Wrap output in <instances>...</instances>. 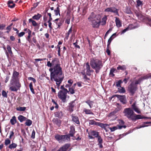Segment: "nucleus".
Wrapping results in <instances>:
<instances>
[{
    "label": "nucleus",
    "mask_w": 151,
    "mask_h": 151,
    "mask_svg": "<svg viewBox=\"0 0 151 151\" xmlns=\"http://www.w3.org/2000/svg\"><path fill=\"white\" fill-rule=\"evenodd\" d=\"M69 91L70 92V93L73 94L74 93L75 91L74 88H70L69 89Z\"/></svg>",
    "instance_id": "nucleus-44"
},
{
    "label": "nucleus",
    "mask_w": 151,
    "mask_h": 151,
    "mask_svg": "<svg viewBox=\"0 0 151 151\" xmlns=\"http://www.w3.org/2000/svg\"><path fill=\"white\" fill-rule=\"evenodd\" d=\"M58 61V60L57 59H53L52 60L51 63H50L49 61H48L47 62V65L48 67H49L51 68L52 67H53V66L54 65V63L55 64Z\"/></svg>",
    "instance_id": "nucleus-14"
},
{
    "label": "nucleus",
    "mask_w": 151,
    "mask_h": 151,
    "mask_svg": "<svg viewBox=\"0 0 151 151\" xmlns=\"http://www.w3.org/2000/svg\"><path fill=\"white\" fill-rule=\"evenodd\" d=\"M7 49L9 53L12 54V53L11 50V48L10 46L9 45L7 46Z\"/></svg>",
    "instance_id": "nucleus-41"
},
{
    "label": "nucleus",
    "mask_w": 151,
    "mask_h": 151,
    "mask_svg": "<svg viewBox=\"0 0 151 151\" xmlns=\"http://www.w3.org/2000/svg\"><path fill=\"white\" fill-rule=\"evenodd\" d=\"M98 138V143H102L103 139L100 136H99L97 137Z\"/></svg>",
    "instance_id": "nucleus-43"
},
{
    "label": "nucleus",
    "mask_w": 151,
    "mask_h": 151,
    "mask_svg": "<svg viewBox=\"0 0 151 151\" xmlns=\"http://www.w3.org/2000/svg\"><path fill=\"white\" fill-rule=\"evenodd\" d=\"M28 36L27 38H28V40L29 41V39L30 38V37H31V32L29 29H28Z\"/></svg>",
    "instance_id": "nucleus-45"
},
{
    "label": "nucleus",
    "mask_w": 151,
    "mask_h": 151,
    "mask_svg": "<svg viewBox=\"0 0 151 151\" xmlns=\"http://www.w3.org/2000/svg\"><path fill=\"white\" fill-rule=\"evenodd\" d=\"M142 118L143 117L140 115H136L134 113L132 120L135 121L136 120Z\"/></svg>",
    "instance_id": "nucleus-19"
},
{
    "label": "nucleus",
    "mask_w": 151,
    "mask_h": 151,
    "mask_svg": "<svg viewBox=\"0 0 151 151\" xmlns=\"http://www.w3.org/2000/svg\"><path fill=\"white\" fill-rule=\"evenodd\" d=\"M2 96L5 98H7V93L4 90H2Z\"/></svg>",
    "instance_id": "nucleus-40"
},
{
    "label": "nucleus",
    "mask_w": 151,
    "mask_h": 151,
    "mask_svg": "<svg viewBox=\"0 0 151 151\" xmlns=\"http://www.w3.org/2000/svg\"><path fill=\"white\" fill-rule=\"evenodd\" d=\"M54 12H55V15L57 16L59 14V15H60V9L59 7H57L56 9L54 10Z\"/></svg>",
    "instance_id": "nucleus-38"
},
{
    "label": "nucleus",
    "mask_w": 151,
    "mask_h": 151,
    "mask_svg": "<svg viewBox=\"0 0 151 151\" xmlns=\"http://www.w3.org/2000/svg\"><path fill=\"white\" fill-rule=\"evenodd\" d=\"M69 147V144H66L60 148L57 151H67V150Z\"/></svg>",
    "instance_id": "nucleus-16"
},
{
    "label": "nucleus",
    "mask_w": 151,
    "mask_h": 151,
    "mask_svg": "<svg viewBox=\"0 0 151 151\" xmlns=\"http://www.w3.org/2000/svg\"><path fill=\"white\" fill-rule=\"evenodd\" d=\"M137 86L134 85L133 83L131 84L128 87L129 91L132 94H133L137 89Z\"/></svg>",
    "instance_id": "nucleus-11"
},
{
    "label": "nucleus",
    "mask_w": 151,
    "mask_h": 151,
    "mask_svg": "<svg viewBox=\"0 0 151 151\" xmlns=\"http://www.w3.org/2000/svg\"><path fill=\"white\" fill-rule=\"evenodd\" d=\"M69 91L67 89H64V91H60L58 93V97L63 102L65 101L67 97V93Z\"/></svg>",
    "instance_id": "nucleus-5"
},
{
    "label": "nucleus",
    "mask_w": 151,
    "mask_h": 151,
    "mask_svg": "<svg viewBox=\"0 0 151 151\" xmlns=\"http://www.w3.org/2000/svg\"><path fill=\"white\" fill-rule=\"evenodd\" d=\"M12 25V24H11L10 25L6 27V29L7 30H9L10 31L11 30V26Z\"/></svg>",
    "instance_id": "nucleus-60"
},
{
    "label": "nucleus",
    "mask_w": 151,
    "mask_h": 151,
    "mask_svg": "<svg viewBox=\"0 0 151 151\" xmlns=\"http://www.w3.org/2000/svg\"><path fill=\"white\" fill-rule=\"evenodd\" d=\"M10 122L13 125L14 124L17 122V120L15 116H13L10 119Z\"/></svg>",
    "instance_id": "nucleus-26"
},
{
    "label": "nucleus",
    "mask_w": 151,
    "mask_h": 151,
    "mask_svg": "<svg viewBox=\"0 0 151 151\" xmlns=\"http://www.w3.org/2000/svg\"><path fill=\"white\" fill-rule=\"evenodd\" d=\"M8 4L9 7L11 8H13L15 6V4L13 3V1H9L8 2Z\"/></svg>",
    "instance_id": "nucleus-23"
},
{
    "label": "nucleus",
    "mask_w": 151,
    "mask_h": 151,
    "mask_svg": "<svg viewBox=\"0 0 151 151\" xmlns=\"http://www.w3.org/2000/svg\"><path fill=\"white\" fill-rule=\"evenodd\" d=\"M25 34V33L24 32H22L18 34V36L19 37L23 36Z\"/></svg>",
    "instance_id": "nucleus-55"
},
{
    "label": "nucleus",
    "mask_w": 151,
    "mask_h": 151,
    "mask_svg": "<svg viewBox=\"0 0 151 151\" xmlns=\"http://www.w3.org/2000/svg\"><path fill=\"white\" fill-rule=\"evenodd\" d=\"M137 6H142L143 5L142 2L140 0H138L137 1Z\"/></svg>",
    "instance_id": "nucleus-42"
},
{
    "label": "nucleus",
    "mask_w": 151,
    "mask_h": 151,
    "mask_svg": "<svg viewBox=\"0 0 151 151\" xmlns=\"http://www.w3.org/2000/svg\"><path fill=\"white\" fill-rule=\"evenodd\" d=\"M149 78H151V73L147 75L144 76L143 77L139 79L138 81H136L135 83V84H137L139 83L141 81L147 79Z\"/></svg>",
    "instance_id": "nucleus-13"
},
{
    "label": "nucleus",
    "mask_w": 151,
    "mask_h": 151,
    "mask_svg": "<svg viewBox=\"0 0 151 151\" xmlns=\"http://www.w3.org/2000/svg\"><path fill=\"white\" fill-rule=\"evenodd\" d=\"M49 23V24H48V25H49V27L50 28V30H51L52 27V23H51V22H48Z\"/></svg>",
    "instance_id": "nucleus-61"
},
{
    "label": "nucleus",
    "mask_w": 151,
    "mask_h": 151,
    "mask_svg": "<svg viewBox=\"0 0 151 151\" xmlns=\"http://www.w3.org/2000/svg\"><path fill=\"white\" fill-rule=\"evenodd\" d=\"M114 96H116L123 104H124L127 103L126 99L125 96L115 95Z\"/></svg>",
    "instance_id": "nucleus-10"
},
{
    "label": "nucleus",
    "mask_w": 151,
    "mask_h": 151,
    "mask_svg": "<svg viewBox=\"0 0 151 151\" xmlns=\"http://www.w3.org/2000/svg\"><path fill=\"white\" fill-rule=\"evenodd\" d=\"M29 80L32 81L34 83H35L36 82V80L34 78L31 77H29L28 78Z\"/></svg>",
    "instance_id": "nucleus-51"
},
{
    "label": "nucleus",
    "mask_w": 151,
    "mask_h": 151,
    "mask_svg": "<svg viewBox=\"0 0 151 151\" xmlns=\"http://www.w3.org/2000/svg\"><path fill=\"white\" fill-rule=\"evenodd\" d=\"M112 30V28H110L106 32L105 36H107L109 33L110 32H111Z\"/></svg>",
    "instance_id": "nucleus-59"
},
{
    "label": "nucleus",
    "mask_w": 151,
    "mask_h": 151,
    "mask_svg": "<svg viewBox=\"0 0 151 151\" xmlns=\"http://www.w3.org/2000/svg\"><path fill=\"white\" fill-rule=\"evenodd\" d=\"M107 19V16L105 15L104 17L102 18L101 22H100V23H101V24L102 25H104L106 23V21Z\"/></svg>",
    "instance_id": "nucleus-24"
},
{
    "label": "nucleus",
    "mask_w": 151,
    "mask_h": 151,
    "mask_svg": "<svg viewBox=\"0 0 151 151\" xmlns=\"http://www.w3.org/2000/svg\"><path fill=\"white\" fill-rule=\"evenodd\" d=\"M5 27V25L4 24H2L0 25V30H3Z\"/></svg>",
    "instance_id": "nucleus-54"
},
{
    "label": "nucleus",
    "mask_w": 151,
    "mask_h": 151,
    "mask_svg": "<svg viewBox=\"0 0 151 151\" xmlns=\"http://www.w3.org/2000/svg\"><path fill=\"white\" fill-rule=\"evenodd\" d=\"M29 88H30V89L31 92L33 94H34L35 93V92H34V89H33V88L32 84V83H30L29 85Z\"/></svg>",
    "instance_id": "nucleus-39"
},
{
    "label": "nucleus",
    "mask_w": 151,
    "mask_h": 151,
    "mask_svg": "<svg viewBox=\"0 0 151 151\" xmlns=\"http://www.w3.org/2000/svg\"><path fill=\"white\" fill-rule=\"evenodd\" d=\"M32 24L33 26H36L37 25V24L36 23V22L35 21H32Z\"/></svg>",
    "instance_id": "nucleus-57"
},
{
    "label": "nucleus",
    "mask_w": 151,
    "mask_h": 151,
    "mask_svg": "<svg viewBox=\"0 0 151 151\" xmlns=\"http://www.w3.org/2000/svg\"><path fill=\"white\" fill-rule=\"evenodd\" d=\"M17 146V145L15 143H12L10 145L9 147L11 149H12V148H15Z\"/></svg>",
    "instance_id": "nucleus-36"
},
{
    "label": "nucleus",
    "mask_w": 151,
    "mask_h": 151,
    "mask_svg": "<svg viewBox=\"0 0 151 151\" xmlns=\"http://www.w3.org/2000/svg\"><path fill=\"white\" fill-rule=\"evenodd\" d=\"M91 134L95 137H97L98 136V133L95 131H93L91 132Z\"/></svg>",
    "instance_id": "nucleus-33"
},
{
    "label": "nucleus",
    "mask_w": 151,
    "mask_h": 151,
    "mask_svg": "<svg viewBox=\"0 0 151 151\" xmlns=\"http://www.w3.org/2000/svg\"><path fill=\"white\" fill-rule=\"evenodd\" d=\"M86 103L89 106L90 108H91L94 103L93 102L90 100H88L86 101Z\"/></svg>",
    "instance_id": "nucleus-30"
},
{
    "label": "nucleus",
    "mask_w": 151,
    "mask_h": 151,
    "mask_svg": "<svg viewBox=\"0 0 151 151\" xmlns=\"http://www.w3.org/2000/svg\"><path fill=\"white\" fill-rule=\"evenodd\" d=\"M72 120L77 124H79V122L78 118L76 116H73Z\"/></svg>",
    "instance_id": "nucleus-27"
},
{
    "label": "nucleus",
    "mask_w": 151,
    "mask_h": 151,
    "mask_svg": "<svg viewBox=\"0 0 151 151\" xmlns=\"http://www.w3.org/2000/svg\"><path fill=\"white\" fill-rule=\"evenodd\" d=\"M26 108L24 107H17L16 108V109L17 111H24L26 109Z\"/></svg>",
    "instance_id": "nucleus-35"
},
{
    "label": "nucleus",
    "mask_w": 151,
    "mask_h": 151,
    "mask_svg": "<svg viewBox=\"0 0 151 151\" xmlns=\"http://www.w3.org/2000/svg\"><path fill=\"white\" fill-rule=\"evenodd\" d=\"M41 17V14H38L37 15H35L32 17V18L34 19L38 20Z\"/></svg>",
    "instance_id": "nucleus-28"
},
{
    "label": "nucleus",
    "mask_w": 151,
    "mask_h": 151,
    "mask_svg": "<svg viewBox=\"0 0 151 151\" xmlns=\"http://www.w3.org/2000/svg\"><path fill=\"white\" fill-rule=\"evenodd\" d=\"M57 47L58 48V54L59 56H60V47L58 45L57 46Z\"/></svg>",
    "instance_id": "nucleus-56"
},
{
    "label": "nucleus",
    "mask_w": 151,
    "mask_h": 151,
    "mask_svg": "<svg viewBox=\"0 0 151 151\" xmlns=\"http://www.w3.org/2000/svg\"><path fill=\"white\" fill-rule=\"evenodd\" d=\"M118 89L119 92L121 93H124L125 91V90L122 87H120V88H118Z\"/></svg>",
    "instance_id": "nucleus-34"
},
{
    "label": "nucleus",
    "mask_w": 151,
    "mask_h": 151,
    "mask_svg": "<svg viewBox=\"0 0 151 151\" xmlns=\"http://www.w3.org/2000/svg\"><path fill=\"white\" fill-rule=\"evenodd\" d=\"M84 111L86 114H93V113L91 112V110L85 109H84Z\"/></svg>",
    "instance_id": "nucleus-32"
},
{
    "label": "nucleus",
    "mask_w": 151,
    "mask_h": 151,
    "mask_svg": "<svg viewBox=\"0 0 151 151\" xmlns=\"http://www.w3.org/2000/svg\"><path fill=\"white\" fill-rule=\"evenodd\" d=\"M131 26H132V25H129V27H128V28H126V29H124V30L122 31V34H123V33H125V32H126L127 31V30H128V29H132L131 28Z\"/></svg>",
    "instance_id": "nucleus-47"
},
{
    "label": "nucleus",
    "mask_w": 151,
    "mask_h": 151,
    "mask_svg": "<svg viewBox=\"0 0 151 151\" xmlns=\"http://www.w3.org/2000/svg\"><path fill=\"white\" fill-rule=\"evenodd\" d=\"M138 18L141 20H142L144 19V17L140 13H138L136 14Z\"/></svg>",
    "instance_id": "nucleus-29"
},
{
    "label": "nucleus",
    "mask_w": 151,
    "mask_h": 151,
    "mask_svg": "<svg viewBox=\"0 0 151 151\" xmlns=\"http://www.w3.org/2000/svg\"><path fill=\"white\" fill-rule=\"evenodd\" d=\"M14 133L13 131H12L10 132V136L9 137V138L10 139L12 138V137L14 136Z\"/></svg>",
    "instance_id": "nucleus-49"
},
{
    "label": "nucleus",
    "mask_w": 151,
    "mask_h": 151,
    "mask_svg": "<svg viewBox=\"0 0 151 151\" xmlns=\"http://www.w3.org/2000/svg\"><path fill=\"white\" fill-rule=\"evenodd\" d=\"M9 77L8 76H7L6 78V79L5 81V83H7L9 81Z\"/></svg>",
    "instance_id": "nucleus-62"
},
{
    "label": "nucleus",
    "mask_w": 151,
    "mask_h": 151,
    "mask_svg": "<svg viewBox=\"0 0 151 151\" xmlns=\"http://www.w3.org/2000/svg\"><path fill=\"white\" fill-rule=\"evenodd\" d=\"M97 123H98L96 122L93 120H90L89 122V124H96Z\"/></svg>",
    "instance_id": "nucleus-52"
},
{
    "label": "nucleus",
    "mask_w": 151,
    "mask_h": 151,
    "mask_svg": "<svg viewBox=\"0 0 151 151\" xmlns=\"http://www.w3.org/2000/svg\"><path fill=\"white\" fill-rule=\"evenodd\" d=\"M101 18V16L100 15H97L95 16L94 14L92 13L88 19L91 22L92 25L93 27H98L100 23V20Z\"/></svg>",
    "instance_id": "nucleus-3"
},
{
    "label": "nucleus",
    "mask_w": 151,
    "mask_h": 151,
    "mask_svg": "<svg viewBox=\"0 0 151 151\" xmlns=\"http://www.w3.org/2000/svg\"><path fill=\"white\" fill-rule=\"evenodd\" d=\"M114 37H113L112 36H111L109 39L108 40V45L107 46L109 45L112 40L113 39Z\"/></svg>",
    "instance_id": "nucleus-46"
},
{
    "label": "nucleus",
    "mask_w": 151,
    "mask_h": 151,
    "mask_svg": "<svg viewBox=\"0 0 151 151\" xmlns=\"http://www.w3.org/2000/svg\"><path fill=\"white\" fill-rule=\"evenodd\" d=\"M123 113L124 116L129 119L132 120L134 113L131 108H127L124 109Z\"/></svg>",
    "instance_id": "nucleus-4"
},
{
    "label": "nucleus",
    "mask_w": 151,
    "mask_h": 151,
    "mask_svg": "<svg viewBox=\"0 0 151 151\" xmlns=\"http://www.w3.org/2000/svg\"><path fill=\"white\" fill-rule=\"evenodd\" d=\"M68 82L71 86L73 83V81L72 80L70 79L68 81Z\"/></svg>",
    "instance_id": "nucleus-58"
},
{
    "label": "nucleus",
    "mask_w": 151,
    "mask_h": 151,
    "mask_svg": "<svg viewBox=\"0 0 151 151\" xmlns=\"http://www.w3.org/2000/svg\"><path fill=\"white\" fill-rule=\"evenodd\" d=\"M85 67L86 70V74L88 75H90L91 74V73L92 71V70H90V66L88 63H86V65H85Z\"/></svg>",
    "instance_id": "nucleus-15"
},
{
    "label": "nucleus",
    "mask_w": 151,
    "mask_h": 151,
    "mask_svg": "<svg viewBox=\"0 0 151 151\" xmlns=\"http://www.w3.org/2000/svg\"><path fill=\"white\" fill-rule=\"evenodd\" d=\"M115 22L116 23V26L118 27H119L122 26V23L119 19L117 17H115Z\"/></svg>",
    "instance_id": "nucleus-17"
},
{
    "label": "nucleus",
    "mask_w": 151,
    "mask_h": 151,
    "mask_svg": "<svg viewBox=\"0 0 151 151\" xmlns=\"http://www.w3.org/2000/svg\"><path fill=\"white\" fill-rule=\"evenodd\" d=\"M18 120L21 122L26 120L27 118L22 115H19L18 117Z\"/></svg>",
    "instance_id": "nucleus-25"
},
{
    "label": "nucleus",
    "mask_w": 151,
    "mask_h": 151,
    "mask_svg": "<svg viewBox=\"0 0 151 151\" xmlns=\"http://www.w3.org/2000/svg\"><path fill=\"white\" fill-rule=\"evenodd\" d=\"M98 125L99 126L102 128H103L104 129H106V128L108 127L109 125L107 124H104L100 123H98Z\"/></svg>",
    "instance_id": "nucleus-22"
},
{
    "label": "nucleus",
    "mask_w": 151,
    "mask_h": 151,
    "mask_svg": "<svg viewBox=\"0 0 151 151\" xmlns=\"http://www.w3.org/2000/svg\"><path fill=\"white\" fill-rule=\"evenodd\" d=\"M122 83V81H119L118 82L116 83V86L118 88H120V87H121L120 86V84Z\"/></svg>",
    "instance_id": "nucleus-50"
},
{
    "label": "nucleus",
    "mask_w": 151,
    "mask_h": 151,
    "mask_svg": "<svg viewBox=\"0 0 151 151\" xmlns=\"http://www.w3.org/2000/svg\"><path fill=\"white\" fill-rule=\"evenodd\" d=\"M126 127V126H122L119 125H118L116 126L112 127H109V129L111 130V132H113L118 129H122V128H125Z\"/></svg>",
    "instance_id": "nucleus-12"
},
{
    "label": "nucleus",
    "mask_w": 151,
    "mask_h": 151,
    "mask_svg": "<svg viewBox=\"0 0 151 151\" xmlns=\"http://www.w3.org/2000/svg\"><path fill=\"white\" fill-rule=\"evenodd\" d=\"M126 67L125 65H119L117 68V69L118 70H124L126 69Z\"/></svg>",
    "instance_id": "nucleus-37"
},
{
    "label": "nucleus",
    "mask_w": 151,
    "mask_h": 151,
    "mask_svg": "<svg viewBox=\"0 0 151 151\" xmlns=\"http://www.w3.org/2000/svg\"><path fill=\"white\" fill-rule=\"evenodd\" d=\"M19 73L16 71H14L12 79L11 80V84L12 85H14L15 81H19V79L18 78Z\"/></svg>",
    "instance_id": "nucleus-8"
},
{
    "label": "nucleus",
    "mask_w": 151,
    "mask_h": 151,
    "mask_svg": "<svg viewBox=\"0 0 151 151\" xmlns=\"http://www.w3.org/2000/svg\"><path fill=\"white\" fill-rule=\"evenodd\" d=\"M55 138L60 142L68 140L69 139V137L67 135H60L57 134L55 135Z\"/></svg>",
    "instance_id": "nucleus-7"
},
{
    "label": "nucleus",
    "mask_w": 151,
    "mask_h": 151,
    "mask_svg": "<svg viewBox=\"0 0 151 151\" xmlns=\"http://www.w3.org/2000/svg\"><path fill=\"white\" fill-rule=\"evenodd\" d=\"M11 142L10 140L8 139H6L5 140V145H6L9 144Z\"/></svg>",
    "instance_id": "nucleus-48"
},
{
    "label": "nucleus",
    "mask_w": 151,
    "mask_h": 151,
    "mask_svg": "<svg viewBox=\"0 0 151 151\" xmlns=\"http://www.w3.org/2000/svg\"><path fill=\"white\" fill-rule=\"evenodd\" d=\"M54 65L53 67L49 69L50 72V79L55 81L57 85L59 87L63 79V74L59 62L58 61Z\"/></svg>",
    "instance_id": "nucleus-1"
},
{
    "label": "nucleus",
    "mask_w": 151,
    "mask_h": 151,
    "mask_svg": "<svg viewBox=\"0 0 151 151\" xmlns=\"http://www.w3.org/2000/svg\"><path fill=\"white\" fill-rule=\"evenodd\" d=\"M10 39L12 41H14L15 40V38L13 36H11L10 37Z\"/></svg>",
    "instance_id": "nucleus-64"
},
{
    "label": "nucleus",
    "mask_w": 151,
    "mask_h": 151,
    "mask_svg": "<svg viewBox=\"0 0 151 151\" xmlns=\"http://www.w3.org/2000/svg\"><path fill=\"white\" fill-rule=\"evenodd\" d=\"M132 107L133 109L138 114L140 113V111L139 109L135 105V104L134 103L132 105Z\"/></svg>",
    "instance_id": "nucleus-20"
},
{
    "label": "nucleus",
    "mask_w": 151,
    "mask_h": 151,
    "mask_svg": "<svg viewBox=\"0 0 151 151\" xmlns=\"http://www.w3.org/2000/svg\"><path fill=\"white\" fill-rule=\"evenodd\" d=\"M58 20L59 19H57L53 21V22L54 23L53 24L54 25H57L56 27L57 28H59L62 25V23L61 22H58Z\"/></svg>",
    "instance_id": "nucleus-18"
},
{
    "label": "nucleus",
    "mask_w": 151,
    "mask_h": 151,
    "mask_svg": "<svg viewBox=\"0 0 151 151\" xmlns=\"http://www.w3.org/2000/svg\"><path fill=\"white\" fill-rule=\"evenodd\" d=\"M35 132L34 130H33L31 134V137L32 139H34L35 138Z\"/></svg>",
    "instance_id": "nucleus-53"
},
{
    "label": "nucleus",
    "mask_w": 151,
    "mask_h": 151,
    "mask_svg": "<svg viewBox=\"0 0 151 151\" xmlns=\"http://www.w3.org/2000/svg\"><path fill=\"white\" fill-rule=\"evenodd\" d=\"M72 31V27H71L69 30V31L68 32V37L69 36V35L70 33Z\"/></svg>",
    "instance_id": "nucleus-63"
},
{
    "label": "nucleus",
    "mask_w": 151,
    "mask_h": 151,
    "mask_svg": "<svg viewBox=\"0 0 151 151\" xmlns=\"http://www.w3.org/2000/svg\"><path fill=\"white\" fill-rule=\"evenodd\" d=\"M21 86L19 81H15L14 84L13 85H11L10 83L9 89L12 91H16L19 89Z\"/></svg>",
    "instance_id": "nucleus-6"
},
{
    "label": "nucleus",
    "mask_w": 151,
    "mask_h": 151,
    "mask_svg": "<svg viewBox=\"0 0 151 151\" xmlns=\"http://www.w3.org/2000/svg\"><path fill=\"white\" fill-rule=\"evenodd\" d=\"M90 64L92 68L96 70V73H99V70L103 66L101 62L95 58L91 59Z\"/></svg>",
    "instance_id": "nucleus-2"
},
{
    "label": "nucleus",
    "mask_w": 151,
    "mask_h": 151,
    "mask_svg": "<svg viewBox=\"0 0 151 151\" xmlns=\"http://www.w3.org/2000/svg\"><path fill=\"white\" fill-rule=\"evenodd\" d=\"M32 123V121L30 119H27L25 123V124L27 126H30Z\"/></svg>",
    "instance_id": "nucleus-31"
},
{
    "label": "nucleus",
    "mask_w": 151,
    "mask_h": 151,
    "mask_svg": "<svg viewBox=\"0 0 151 151\" xmlns=\"http://www.w3.org/2000/svg\"><path fill=\"white\" fill-rule=\"evenodd\" d=\"M75 133V128L73 126H71L70 127V131L69 135L71 136H73Z\"/></svg>",
    "instance_id": "nucleus-21"
},
{
    "label": "nucleus",
    "mask_w": 151,
    "mask_h": 151,
    "mask_svg": "<svg viewBox=\"0 0 151 151\" xmlns=\"http://www.w3.org/2000/svg\"><path fill=\"white\" fill-rule=\"evenodd\" d=\"M104 12L109 13H116L117 15H119L118 10L114 7H108L106 9Z\"/></svg>",
    "instance_id": "nucleus-9"
}]
</instances>
